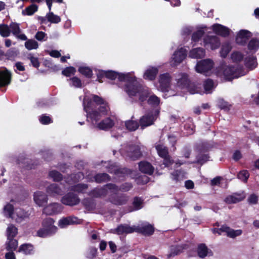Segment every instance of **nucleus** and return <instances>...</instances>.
Returning <instances> with one entry per match:
<instances>
[{"instance_id": "2", "label": "nucleus", "mask_w": 259, "mask_h": 259, "mask_svg": "<svg viewBox=\"0 0 259 259\" xmlns=\"http://www.w3.org/2000/svg\"><path fill=\"white\" fill-rule=\"evenodd\" d=\"M151 93V91L148 88L144 87L140 83L132 85H128L127 87L126 94L129 97L138 96L139 101L141 103L147 100Z\"/></svg>"}, {"instance_id": "35", "label": "nucleus", "mask_w": 259, "mask_h": 259, "mask_svg": "<svg viewBox=\"0 0 259 259\" xmlns=\"http://www.w3.org/2000/svg\"><path fill=\"white\" fill-rule=\"evenodd\" d=\"M205 51L201 48H197L192 49L189 53V56L192 58H202L205 56Z\"/></svg>"}, {"instance_id": "6", "label": "nucleus", "mask_w": 259, "mask_h": 259, "mask_svg": "<svg viewBox=\"0 0 259 259\" xmlns=\"http://www.w3.org/2000/svg\"><path fill=\"white\" fill-rule=\"evenodd\" d=\"M61 202L65 205L72 206L77 205L80 202V199L77 194L69 192L62 197Z\"/></svg>"}, {"instance_id": "46", "label": "nucleus", "mask_w": 259, "mask_h": 259, "mask_svg": "<svg viewBox=\"0 0 259 259\" xmlns=\"http://www.w3.org/2000/svg\"><path fill=\"white\" fill-rule=\"evenodd\" d=\"M9 241L6 243V249L9 251L15 250L18 246V241L14 238L8 239Z\"/></svg>"}, {"instance_id": "56", "label": "nucleus", "mask_w": 259, "mask_h": 259, "mask_svg": "<svg viewBox=\"0 0 259 259\" xmlns=\"http://www.w3.org/2000/svg\"><path fill=\"white\" fill-rule=\"evenodd\" d=\"M204 34V30L202 29H199L192 33V40L194 42H198Z\"/></svg>"}, {"instance_id": "63", "label": "nucleus", "mask_w": 259, "mask_h": 259, "mask_svg": "<svg viewBox=\"0 0 259 259\" xmlns=\"http://www.w3.org/2000/svg\"><path fill=\"white\" fill-rule=\"evenodd\" d=\"M71 81L72 85L76 88L82 87V82L80 78L76 76H73L69 79Z\"/></svg>"}, {"instance_id": "18", "label": "nucleus", "mask_w": 259, "mask_h": 259, "mask_svg": "<svg viewBox=\"0 0 259 259\" xmlns=\"http://www.w3.org/2000/svg\"><path fill=\"white\" fill-rule=\"evenodd\" d=\"M104 187L109 190L116 192H118L119 191H121L122 192H127L133 188V185L131 183L125 182L122 184L119 187L115 184L107 183L104 186Z\"/></svg>"}, {"instance_id": "14", "label": "nucleus", "mask_w": 259, "mask_h": 259, "mask_svg": "<svg viewBox=\"0 0 259 259\" xmlns=\"http://www.w3.org/2000/svg\"><path fill=\"white\" fill-rule=\"evenodd\" d=\"M118 80L119 81L126 82L125 85L124 91L126 93L127 87L128 85H132L139 82L137 81L136 76H132L130 73H120L118 77Z\"/></svg>"}, {"instance_id": "20", "label": "nucleus", "mask_w": 259, "mask_h": 259, "mask_svg": "<svg viewBox=\"0 0 259 259\" xmlns=\"http://www.w3.org/2000/svg\"><path fill=\"white\" fill-rule=\"evenodd\" d=\"M135 226H130L127 224H120L115 229L112 233L116 234L118 235L123 234H130L135 232Z\"/></svg>"}, {"instance_id": "62", "label": "nucleus", "mask_w": 259, "mask_h": 259, "mask_svg": "<svg viewBox=\"0 0 259 259\" xmlns=\"http://www.w3.org/2000/svg\"><path fill=\"white\" fill-rule=\"evenodd\" d=\"M18 55L17 51L14 48L9 49L5 56L9 60H13Z\"/></svg>"}, {"instance_id": "28", "label": "nucleus", "mask_w": 259, "mask_h": 259, "mask_svg": "<svg viewBox=\"0 0 259 259\" xmlns=\"http://www.w3.org/2000/svg\"><path fill=\"white\" fill-rule=\"evenodd\" d=\"M187 56L186 49L181 48L175 52L173 55V60L178 63H181Z\"/></svg>"}, {"instance_id": "11", "label": "nucleus", "mask_w": 259, "mask_h": 259, "mask_svg": "<svg viewBox=\"0 0 259 259\" xmlns=\"http://www.w3.org/2000/svg\"><path fill=\"white\" fill-rule=\"evenodd\" d=\"M62 210V207L60 204L52 203L45 206L42 212L48 215H52L60 213Z\"/></svg>"}, {"instance_id": "54", "label": "nucleus", "mask_w": 259, "mask_h": 259, "mask_svg": "<svg viewBox=\"0 0 259 259\" xmlns=\"http://www.w3.org/2000/svg\"><path fill=\"white\" fill-rule=\"evenodd\" d=\"M14 208L12 204L8 203L4 208V211L7 217L11 218H12L14 213Z\"/></svg>"}, {"instance_id": "40", "label": "nucleus", "mask_w": 259, "mask_h": 259, "mask_svg": "<svg viewBox=\"0 0 259 259\" xmlns=\"http://www.w3.org/2000/svg\"><path fill=\"white\" fill-rule=\"evenodd\" d=\"M184 249V247L181 245H176L171 247L170 252L167 254L168 258L174 257L182 253Z\"/></svg>"}, {"instance_id": "38", "label": "nucleus", "mask_w": 259, "mask_h": 259, "mask_svg": "<svg viewBox=\"0 0 259 259\" xmlns=\"http://www.w3.org/2000/svg\"><path fill=\"white\" fill-rule=\"evenodd\" d=\"M247 48L250 52L255 53L259 49V39L253 38L249 41Z\"/></svg>"}, {"instance_id": "22", "label": "nucleus", "mask_w": 259, "mask_h": 259, "mask_svg": "<svg viewBox=\"0 0 259 259\" xmlns=\"http://www.w3.org/2000/svg\"><path fill=\"white\" fill-rule=\"evenodd\" d=\"M197 253L198 256L201 258H204L207 256L213 255V252L205 243H200L198 245Z\"/></svg>"}, {"instance_id": "47", "label": "nucleus", "mask_w": 259, "mask_h": 259, "mask_svg": "<svg viewBox=\"0 0 259 259\" xmlns=\"http://www.w3.org/2000/svg\"><path fill=\"white\" fill-rule=\"evenodd\" d=\"M10 34L11 30L9 26L5 24H0V35L4 37H8Z\"/></svg>"}, {"instance_id": "48", "label": "nucleus", "mask_w": 259, "mask_h": 259, "mask_svg": "<svg viewBox=\"0 0 259 259\" xmlns=\"http://www.w3.org/2000/svg\"><path fill=\"white\" fill-rule=\"evenodd\" d=\"M139 124L138 121L134 120H128L125 122L126 128L130 131H135L138 129Z\"/></svg>"}, {"instance_id": "7", "label": "nucleus", "mask_w": 259, "mask_h": 259, "mask_svg": "<svg viewBox=\"0 0 259 259\" xmlns=\"http://www.w3.org/2000/svg\"><path fill=\"white\" fill-rule=\"evenodd\" d=\"M213 62L210 59L201 60L198 62L196 65V71L200 73L207 72L213 68Z\"/></svg>"}, {"instance_id": "53", "label": "nucleus", "mask_w": 259, "mask_h": 259, "mask_svg": "<svg viewBox=\"0 0 259 259\" xmlns=\"http://www.w3.org/2000/svg\"><path fill=\"white\" fill-rule=\"evenodd\" d=\"M27 59L30 61L32 66L36 68H38L40 66V62L38 58L35 57L33 54H29L27 56Z\"/></svg>"}, {"instance_id": "4", "label": "nucleus", "mask_w": 259, "mask_h": 259, "mask_svg": "<svg viewBox=\"0 0 259 259\" xmlns=\"http://www.w3.org/2000/svg\"><path fill=\"white\" fill-rule=\"evenodd\" d=\"M241 69L233 65L226 66L223 71L224 78L227 81H232L235 78H237L243 74H241Z\"/></svg>"}, {"instance_id": "36", "label": "nucleus", "mask_w": 259, "mask_h": 259, "mask_svg": "<svg viewBox=\"0 0 259 259\" xmlns=\"http://www.w3.org/2000/svg\"><path fill=\"white\" fill-rule=\"evenodd\" d=\"M18 251L25 255H30L34 253V246L30 243H24L20 245Z\"/></svg>"}, {"instance_id": "15", "label": "nucleus", "mask_w": 259, "mask_h": 259, "mask_svg": "<svg viewBox=\"0 0 259 259\" xmlns=\"http://www.w3.org/2000/svg\"><path fill=\"white\" fill-rule=\"evenodd\" d=\"M127 155L131 160L135 161L141 158L142 153L139 146L132 145L128 147Z\"/></svg>"}, {"instance_id": "50", "label": "nucleus", "mask_w": 259, "mask_h": 259, "mask_svg": "<svg viewBox=\"0 0 259 259\" xmlns=\"http://www.w3.org/2000/svg\"><path fill=\"white\" fill-rule=\"evenodd\" d=\"M47 18L48 21L51 23L57 24L61 21V18L60 16L55 15L52 12H50L47 14Z\"/></svg>"}, {"instance_id": "61", "label": "nucleus", "mask_w": 259, "mask_h": 259, "mask_svg": "<svg viewBox=\"0 0 259 259\" xmlns=\"http://www.w3.org/2000/svg\"><path fill=\"white\" fill-rule=\"evenodd\" d=\"M214 82L212 79L208 78L205 80L203 83L204 89L206 93H209L213 88Z\"/></svg>"}, {"instance_id": "59", "label": "nucleus", "mask_w": 259, "mask_h": 259, "mask_svg": "<svg viewBox=\"0 0 259 259\" xmlns=\"http://www.w3.org/2000/svg\"><path fill=\"white\" fill-rule=\"evenodd\" d=\"M76 69L74 67L69 66L65 68L62 71V74L66 77H70L72 75H74Z\"/></svg>"}, {"instance_id": "57", "label": "nucleus", "mask_w": 259, "mask_h": 259, "mask_svg": "<svg viewBox=\"0 0 259 259\" xmlns=\"http://www.w3.org/2000/svg\"><path fill=\"white\" fill-rule=\"evenodd\" d=\"M25 47L28 50L36 49L38 45L36 41L33 39H29L25 42Z\"/></svg>"}, {"instance_id": "21", "label": "nucleus", "mask_w": 259, "mask_h": 259, "mask_svg": "<svg viewBox=\"0 0 259 259\" xmlns=\"http://www.w3.org/2000/svg\"><path fill=\"white\" fill-rule=\"evenodd\" d=\"M213 31L217 35L222 37H227L230 34V29L220 24L216 23L212 26Z\"/></svg>"}, {"instance_id": "55", "label": "nucleus", "mask_w": 259, "mask_h": 259, "mask_svg": "<svg viewBox=\"0 0 259 259\" xmlns=\"http://www.w3.org/2000/svg\"><path fill=\"white\" fill-rule=\"evenodd\" d=\"M39 122L44 125H47L53 123V120L51 116L47 115L46 114H43L39 117Z\"/></svg>"}, {"instance_id": "3", "label": "nucleus", "mask_w": 259, "mask_h": 259, "mask_svg": "<svg viewBox=\"0 0 259 259\" xmlns=\"http://www.w3.org/2000/svg\"><path fill=\"white\" fill-rule=\"evenodd\" d=\"M55 221L53 219L48 218L42 222V228L39 229L36 232V236L40 238H46L54 235L58 228L54 225Z\"/></svg>"}, {"instance_id": "29", "label": "nucleus", "mask_w": 259, "mask_h": 259, "mask_svg": "<svg viewBox=\"0 0 259 259\" xmlns=\"http://www.w3.org/2000/svg\"><path fill=\"white\" fill-rule=\"evenodd\" d=\"M143 199L140 197L136 196L133 198V206H128L129 212H132L141 209L143 207Z\"/></svg>"}, {"instance_id": "34", "label": "nucleus", "mask_w": 259, "mask_h": 259, "mask_svg": "<svg viewBox=\"0 0 259 259\" xmlns=\"http://www.w3.org/2000/svg\"><path fill=\"white\" fill-rule=\"evenodd\" d=\"M108 194V191L104 187L95 188L91 191L90 195L95 198L105 197Z\"/></svg>"}, {"instance_id": "9", "label": "nucleus", "mask_w": 259, "mask_h": 259, "mask_svg": "<svg viewBox=\"0 0 259 259\" xmlns=\"http://www.w3.org/2000/svg\"><path fill=\"white\" fill-rule=\"evenodd\" d=\"M155 231L154 226L149 223L142 224L141 226H135V232L141 234L145 236L152 235Z\"/></svg>"}, {"instance_id": "42", "label": "nucleus", "mask_w": 259, "mask_h": 259, "mask_svg": "<svg viewBox=\"0 0 259 259\" xmlns=\"http://www.w3.org/2000/svg\"><path fill=\"white\" fill-rule=\"evenodd\" d=\"M18 234V229L13 224H10L7 228L6 235L7 239H13Z\"/></svg>"}, {"instance_id": "31", "label": "nucleus", "mask_w": 259, "mask_h": 259, "mask_svg": "<svg viewBox=\"0 0 259 259\" xmlns=\"http://www.w3.org/2000/svg\"><path fill=\"white\" fill-rule=\"evenodd\" d=\"M47 193L52 196H55L57 195H61L62 191L59 186L56 184H52L47 187L46 189Z\"/></svg>"}, {"instance_id": "58", "label": "nucleus", "mask_w": 259, "mask_h": 259, "mask_svg": "<svg viewBox=\"0 0 259 259\" xmlns=\"http://www.w3.org/2000/svg\"><path fill=\"white\" fill-rule=\"evenodd\" d=\"M249 177V174L247 170H242L237 174V178L244 183H246Z\"/></svg>"}, {"instance_id": "5", "label": "nucleus", "mask_w": 259, "mask_h": 259, "mask_svg": "<svg viewBox=\"0 0 259 259\" xmlns=\"http://www.w3.org/2000/svg\"><path fill=\"white\" fill-rule=\"evenodd\" d=\"M128 196L123 193H118V192L113 190V193L109 195L107 201L117 205L120 206L126 204L128 201Z\"/></svg>"}, {"instance_id": "43", "label": "nucleus", "mask_w": 259, "mask_h": 259, "mask_svg": "<svg viewBox=\"0 0 259 259\" xmlns=\"http://www.w3.org/2000/svg\"><path fill=\"white\" fill-rule=\"evenodd\" d=\"M147 102L148 105L151 106L152 107H158L160 102V99L159 97L156 96L154 94L150 95L149 98L147 100Z\"/></svg>"}, {"instance_id": "12", "label": "nucleus", "mask_w": 259, "mask_h": 259, "mask_svg": "<svg viewBox=\"0 0 259 259\" xmlns=\"http://www.w3.org/2000/svg\"><path fill=\"white\" fill-rule=\"evenodd\" d=\"M171 82V76L169 73H164L159 75V83L161 91L166 92L168 91Z\"/></svg>"}, {"instance_id": "64", "label": "nucleus", "mask_w": 259, "mask_h": 259, "mask_svg": "<svg viewBox=\"0 0 259 259\" xmlns=\"http://www.w3.org/2000/svg\"><path fill=\"white\" fill-rule=\"evenodd\" d=\"M242 231L241 230H234L229 227V230L227 233V235L230 238H235L240 235L242 234Z\"/></svg>"}, {"instance_id": "45", "label": "nucleus", "mask_w": 259, "mask_h": 259, "mask_svg": "<svg viewBox=\"0 0 259 259\" xmlns=\"http://www.w3.org/2000/svg\"><path fill=\"white\" fill-rule=\"evenodd\" d=\"M38 10V6L36 4H32L26 7L25 10L22 11L23 15H26L28 16L32 15Z\"/></svg>"}, {"instance_id": "13", "label": "nucleus", "mask_w": 259, "mask_h": 259, "mask_svg": "<svg viewBox=\"0 0 259 259\" xmlns=\"http://www.w3.org/2000/svg\"><path fill=\"white\" fill-rule=\"evenodd\" d=\"M156 119V115H154L152 112H148L141 117L139 121L140 125L142 128H144L152 125Z\"/></svg>"}, {"instance_id": "52", "label": "nucleus", "mask_w": 259, "mask_h": 259, "mask_svg": "<svg viewBox=\"0 0 259 259\" xmlns=\"http://www.w3.org/2000/svg\"><path fill=\"white\" fill-rule=\"evenodd\" d=\"M49 176L55 182H60L63 179V175L56 170L50 171Z\"/></svg>"}, {"instance_id": "19", "label": "nucleus", "mask_w": 259, "mask_h": 259, "mask_svg": "<svg viewBox=\"0 0 259 259\" xmlns=\"http://www.w3.org/2000/svg\"><path fill=\"white\" fill-rule=\"evenodd\" d=\"M11 32L18 39L22 40H26L27 36L24 33H20L21 30L20 28L19 24L16 22H11L9 25Z\"/></svg>"}, {"instance_id": "23", "label": "nucleus", "mask_w": 259, "mask_h": 259, "mask_svg": "<svg viewBox=\"0 0 259 259\" xmlns=\"http://www.w3.org/2000/svg\"><path fill=\"white\" fill-rule=\"evenodd\" d=\"M98 122V121L96 124H93L92 123V124L94 127H96L101 130H108L112 128L114 125V121L110 117H107L100 122Z\"/></svg>"}, {"instance_id": "39", "label": "nucleus", "mask_w": 259, "mask_h": 259, "mask_svg": "<svg viewBox=\"0 0 259 259\" xmlns=\"http://www.w3.org/2000/svg\"><path fill=\"white\" fill-rule=\"evenodd\" d=\"M78 71L87 78H92L93 75L92 69L88 66H80Z\"/></svg>"}, {"instance_id": "26", "label": "nucleus", "mask_w": 259, "mask_h": 259, "mask_svg": "<svg viewBox=\"0 0 259 259\" xmlns=\"http://www.w3.org/2000/svg\"><path fill=\"white\" fill-rule=\"evenodd\" d=\"M158 72V69L155 67H150L144 72L143 78L150 81L154 80Z\"/></svg>"}, {"instance_id": "41", "label": "nucleus", "mask_w": 259, "mask_h": 259, "mask_svg": "<svg viewBox=\"0 0 259 259\" xmlns=\"http://www.w3.org/2000/svg\"><path fill=\"white\" fill-rule=\"evenodd\" d=\"M185 130L187 131V134L192 135L194 133L195 126L192 121V119L188 118L185 121L184 125Z\"/></svg>"}, {"instance_id": "8", "label": "nucleus", "mask_w": 259, "mask_h": 259, "mask_svg": "<svg viewBox=\"0 0 259 259\" xmlns=\"http://www.w3.org/2000/svg\"><path fill=\"white\" fill-rule=\"evenodd\" d=\"M203 43L206 48L212 50L219 48L221 45L220 38L215 35H206L203 38Z\"/></svg>"}, {"instance_id": "44", "label": "nucleus", "mask_w": 259, "mask_h": 259, "mask_svg": "<svg viewBox=\"0 0 259 259\" xmlns=\"http://www.w3.org/2000/svg\"><path fill=\"white\" fill-rule=\"evenodd\" d=\"M156 149L158 155L162 158L169 155L168 149L167 147L159 144L156 146Z\"/></svg>"}, {"instance_id": "10", "label": "nucleus", "mask_w": 259, "mask_h": 259, "mask_svg": "<svg viewBox=\"0 0 259 259\" xmlns=\"http://www.w3.org/2000/svg\"><path fill=\"white\" fill-rule=\"evenodd\" d=\"M17 162L20 167L27 169H34L35 166L39 164V161L37 160H35L32 162V160L22 157H19Z\"/></svg>"}, {"instance_id": "17", "label": "nucleus", "mask_w": 259, "mask_h": 259, "mask_svg": "<svg viewBox=\"0 0 259 259\" xmlns=\"http://www.w3.org/2000/svg\"><path fill=\"white\" fill-rule=\"evenodd\" d=\"M108 172L119 177H124L132 174L133 171L126 167H115V166L111 165L109 167Z\"/></svg>"}, {"instance_id": "30", "label": "nucleus", "mask_w": 259, "mask_h": 259, "mask_svg": "<svg viewBox=\"0 0 259 259\" xmlns=\"http://www.w3.org/2000/svg\"><path fill=\"white\" fill-rule=\"evenodd\" d=\"M244 64L246 68L253 70L257 66V58L256 56L249 55L244 59Z\"/></svg>"}, {"instance_id": "25", "label": "nucleus", "mask_w": 259, "mask_h": 259, "mask_svg": "<svg viewBox=\"0 0 259 259\" xmlns=\"http://www.w3.org/2000/svg\"><path fill=\"white\" fill-rule=\"evenodd\" d=\"M48 196L44 192L37 191L34 194V200L39 206H42L48 202Z\"/></svg>"}, {"instance_id": "16", "label": "nucleus", "mask_w": 259, "mask_h": 259, "mask_svg": "<svg viewBox=\"0 0 259 259\" xmlns=\"http://www.w3.org/2000/svg\"><path fill=\"white\" fill-rule=\"evenodd\" d=\"M11 73L6 68L0 69V88L8 86L11 81Z\"/></svg>"}, {"instance_id": "60", "label": "nucleus", "mask_w": 259, "mask_h": 259, "mask_svg": "<svg viewBox=\"0 0 259 259\" xmlns=\"http://www.w3.org/2000/svg\"><path fill=\"white\" fill-rule=\"evenodd\" d=\"M244 55L240 52H234L231 55V58L234 62H240L243 59Z\"/></svg>"}, {"instance_id": "1", "label": "nucleus", "mask_w": 259, "mask_h": 259, "mask_svg": "<svg viewBox=\"0 0 259 259\" xmlns=\"http://www.w3.org/2000/svg\"><path fill=\"white\" fill-rule=\"evenodd\" d=\"M105 101L101 97L92 95V99H88L83 102V109L87 113V119L93 124H96L101 119V116L96 110V105H104Z\"/></svg>"}, {"instance_id": "32", "label": "nucleus", "mask_w": 259, "mask_h": 259, "mask_svg": "<svg viewBox=\"0 0 259 259\" xmlns=\"http://www.w3.org/2000/svg\"><path fill=\"white\" fill-rule=\"evenodd\" d=\"M180 77L177 79V84L181 88H186L191 81L189 79L188 75L185 73L180 74Z\"/></svg>"}, {"instance_id": "51", "label": "nucleus", "mask_w": 259, "mask_h": 259, "mask_svg": "<svg viewBox=\"0 0 259 259\" xmlns=\"http://www.w3.org/2000/svg\"><path fill=\"white\" fill-rule=\"evenodd\" d=\"M88 185L83 183H79L73 186L71 190L78 193H83V191L87 189Z\"/></svg>"}, {"instance_id": "37", "label": "nucleus", "mask_w": 259, "mask_h": 259, "mask_svg": "<svg viewBox=\"0 0 259 259\" xmlns=\"http://www.w3.org/2000/svg\"><path fill=\"white\" fill-rule=\"evenodd\" d=\"M94 181L98 184L110 181L111 180L110 176L107 173H98L96 174L93 177Z\"/></svg>"}, {"instance_id": "49", "label": "nucleus", "mask_w": 259, "mask_h": 259, "mask_svg": "<svg viewBox=\"0 0 259 259\" xmlns=\"http://www.w3.org/2000/svg\"><path fill=\"white\" fill-rule=\"evenodd\" d=\"M209 156L208 154H199L196 156V161L194 162L200 165H203L208 161Z\"/></svg>"}, {"instance_id": "27", "label": "nucleus", "mask_w": 259, "mask_h": 259, "mask_svg": "<svg viewBox=\"0 0 259 259\" xmlns=\"http://www.w3.org/2000/svg\"><path fill=\"white\" fill-rule=\"evenodd\" d=\"M78 219L74 216H69L63 218L59 222V226L61 228H64L68 225L78 224Z\"/></svg>"}, {"instance_id": "33", "label": "nucleus", "mask_w": 259, "mask_h": 259, "mask_svg": "<svg viewBox=\"0 0 259 259\" xmlns=\"http://www.w3.org/2000/svg\"><path fill=\"white\" fill-rule=\"evenodd\" d=\"M245 196L241 194L234 193L229 195L225 198V202L228 204L236 203L242 201Z\"/></svg>"}, {"instance_id": "24", "label": "nucleus", "mask_w": 259, "mask_h": 259, "mask_svg": "<svg viewBox=\"0 0 259 259\" xmlns=\"http://www.w3.org/2000/svg\"><path fill=\"white\" fill-rule=\"evenodd\" d=\"M139 169L141 172L149 175H152L154 170V168L152 165L146 161H140L139 163Z\"/></svg>"}]
</instances>
